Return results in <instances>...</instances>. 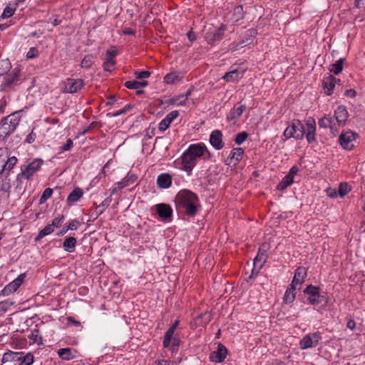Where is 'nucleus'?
<instances>
[{
	"mask_svg": "<svg viewBox=\"0 0 365 365\" xmlns=\"http://www.w3.org/2000/svg\"><path fill=\"white\" fill-rule=\"evenodd\" d=\"M115 64V61L113 59H106L103 63V68L107 71H111Z\"/></svg>",
	"mask_w": 365,
	"mask_h": 365,
	"instance_id": "nucleus-47",
	"label": "nucleus"
},
{
	"mask_svg": "<svg viewBox=\"0 0 365 365\" xmlns=\"http://www.w3.org/2000/svg\"><path fill=\"white\" fill-rule=\"evenodd\" d=\"M58 355L62 360L66 361H70L75 357L71 348H62L58 349Z\"/></svg>",
	"mask_w": 365,
	"mask_h": 365,
	"instance_id": "nucleus-27",
	"label": "nucleus"
},
{
	"mask_svg": "<svg viewBox=\"0 0 365 365\" xmlns=\"http://www.w3.org/2000/svg\"><path fill=\"white\" fill-rule=\"evenodd\" d=\"M84 86L83 79H74L68 78L63 83V92L66 93H75L79 91Z\"/></svg>",
	"mask_w": 365,
	"mask_h": 365,
	"instance_id": "nucleus-6",
	"label": "nucleus"
},
{
	"mask_svg": "<svg viewBox=\"0 0 365 365\" xmlns=\"http://www.w3.org/2000/svg\"><path fill=\"white\" fill-rule=\"evenodd\" d=\"M234 14L238 15V18H242V6H236L234 9Z\"/></svg>",
	"mask_w": 365,
	"mask_h": 365,
	"instance_id": "nucleus-63",
	"label": "nucleus"
},
{
	"mask_svg": "<svg viewBox=\"0 0 365 365\" xmlns=\"http://www.w3.org/2000/svg\"><path fill=\"white\" fill-rule=\"evenodd\" d=\"M179 115V113L178 110H173L170 113H169L166 116L165 119L168 120V122L171 123L174 119H175Z\"/></svg>",
	"mask_w": 365,
	"mask_h": 365,
	"instance_id": "nucleus-51",
	"label": "nucleus"
},
{
	"mask_svg": "<svg viewBox=\"0 0 365 365\" xmlns=\"http://www.w3.org/2000/svg\"><path fill=\"white\" fill-rule=\"evenodd\" d=\"M36 138V134L34 132V128H33L31 132L26 136L25 142L31 144L35 141Z\"/></svg>",
	"mask_w": 365,
	"mask_h": 365,
	"instance_id": "nucleus-50",
	"label": "nucleus"
},
{
	"mask_svg": "<svg viewBox=\"0 0 365 365\" xmlns=\"http://www.w3.org/2000/svg\"><path fill=\"white\" fill-rule=\"evenodd\" d=\"M356 136L357 134L354 132H346L339 135V142L344 149L350 150L354 148L352 142L356 139Z\"/></svg>",
	"mask_w": 365,
	"mask_h": 365,
	"instance_id": "nucleus-9",
	"label": "nucleus"
},
{
	"mask_svg": "<svg viewBox=\"0 0 365 365\" xmlns=\"http://www.w3.org/2000/svg\"><path fill=\"white\" fill-rule=\"evenodd\" d=\"M19 78V70L15 68L9 73L5 78L4 84L6 86H10L15 81H18Z\"/></svg>",
	"mask_w": 365,
	"mask_h": 365,
	"instance_id": "nucleus-26",
	"label": "nucleus"
},
{
	"mask_svg": "<svg viewBox=\"0 0 365 365\" xmlns=\"http://www.w3.org/2000/svg\"><path fill=\"white\" fill-rule=\"evenodd\" d=\"M225 30V26H221L218 29L208 31L205 35V38L207 43L212 44L214 42L221 40L223 37V33Z\"/></svg>",
	"mask_w": 365,
	"mask_h": 365,
	"instance_id": "nucleus-12",
	"label": "nucleus"
},
{
	"mask_svg": "<svg viewBox=\"0 0 365 365\" xmlns=\"http://www.w3.org/2000/svg\"><path fill=\"white\" fill-rule=\"evenodd\" d=\"M21 357L19 361H17L18 365H31L34 362V356L31 353L24 354L20 353Z\"/></svg>",
	"mask_w": 365,
	"mask_h": 365,
	"instance_id": "nucleus-28",
	"label": "nucleus"
},
{
	"mask_svg": "<svg viewBox=\"0 0 365 365\" xmlns=\"http://www.w3.org/2000/svg\"><path fill=\"white\" fill-rule=\"evenodd\" d=\"M117 55V51L114 49H109L106 51L107 59H113Z\"/></svg>",
	"mask_w": 365,
	"mask_h": 365,
	"instance_id": "nucleus-61",
	"label": "nucleus"
},
{
	"mask_svg": "<svg viewBox=\"0 0 365 365\" xmlns=\"http://www.w3.org/2000/svg\"><path fill=\"white\" fill-rule=\"evenodd\" d=\"M20 122L19 115L14 113L4 118L0 121V138H6L16 129Z\"/></svg>",
	"mask_w": 365,
	"mask_h": 365,
	"instance_id": "nucleus-3",
	"label": "nucleus"
},
{
	"mask_svg": "<svg viewBox=\"0 0 365 365\" xmlns=\"http://www.w3.org/2000/svg\"><path fill=\"white\" fill-rule=\"evenodd\" d=\"M38 50L36 48H31L26 54L27 58H34L38 56Z\"/></svg>",
	"mask_w": 365,
	"mask_h": 365,
	"instance_id": "nucleus-55",
	"label": "nucleus"
},
{
	"mask_svg": "<svg viewBox=\"0 0 365 365\" xmlns=\"http://www.w3.org/2000/svg\"><path fill=\"white\" fill-rule=\"evenodd\" d=\"M307 129L305 130L306 138L309 143H311L316 140L315 132H316V123L313 118H309L306 123Z\"/></svg>",
	"mask_w": 365,
	"mask_h": 365,
	"instance_id": "nucleus-16",
	"label": "nucleus"
},
{
	"mask_svg": "<svg viewBox=\"0 0 365 365\" xmlns=\"http://www.w3.org/2000/svg\"><path fill=\"white\" fill-rule=\"evenodd\" d=\"M210 143L216 150L222 149L224 147L222 132L219 130H213L210 136Z\"/></svg>",
	"mask_w": 365,
	"mask_h": 365,
	"instance_id": "nucleus-15",
	"label": "nucleus"
},
{
	"mask_svg": "<svg viewBox=\"0 0 365 365\" xmlns=\"http://www.w3.org/2000/svg\"><path fill=\"white\" fill-rule=\"evenodd\" d=\"M132 106L128 104V105H126L123 108L116 111V112H114L113 113H108V116H110V117H117V116H119L122 114H124L127 111H128L129 110H130L132 108Z\"/></svg>",
	"mask_w": 365,
	"mask_h": 365,
	"instance_id": "nucleus-42",
	"label": "nucleus"
},
{
	"mask_svg": "<svg viewBox=\"0 0 365 365\" xmlns=\"http://www.w3.org/2000/svg\"><path fill=\"white\" fill-rule=\"evenodd\" d=\"M227 353V348L223 344H219L217 350L210 353V359L212 362L220 363L225 360Z\"/></svg>",
	"mask_w": 365,
	"mask_h": 365,
	"instance_id": "nucleus-11",
	"label": "nucleus"
},
{
	"mask_svg": "<svg viewBox=\"0 0 365 365\" xmlns=\"http://www.w3.org/2000/svg\"><path fill=\"white\" fill-rule=\"evenodd\" d=\"M307 277V269L304 267H298L294 273L293 277L294 284H301L304 282L305 277Z\"/></svg>",
	"mask_w": 365,
	"mask_h": 365,
	"instance_id": "nucleus-22",
	"label": "nucleus"
},
{
	"mask_svg": "<svg viewBox=\"0 0 365 365\" xmlns=\"http://www.w3.org/2000/svg\"><path fill=\"white\" fill-rule=\"evenodd\" d=\"M312 346H315L312 342L310 334L306 335L300 341V347L302 349H308Z\"/></svg>",
	"mask_w": 365,
	"mask_h": 365,
	"instance_id": "nucleus-35",
	"label": "nucleus"
},
{
	"mask_svg": "<svg viewBox=\"0 0 365 365\" xmlns=\"http://www.w3.org/2000/svg\"><path fill=\"white\" fill-rule=\"evenodd\" d=\"M125 86L129 89H135L138 90L139 88V84L138 81H128L125 83Z\"/></svg>",
	"mask_w": 365,
	"mask_h": 365,
	"instance_id": "nucleus-48",
	"label": "nucleus"
},
{
	"mask_svg": "<svg viewBox=\"0 0 365 365\" xmlns=\"http://www.w3.org/2000/svg\"><path fill=\"white\" fill-rule=\"evenodd\" d=\"M344 60V58H340L334 63L331 64V68H330V71L334 73L335 75L339 74L343 69V63Z\"/></svg>",
	"mask_w": 365,
	"mask_h": 365,
	"instance_id": "nucleus-31",
	"label": "nucleus"
},
{
	"mask_svg": "<svg viewBox=\"0 0 365 365\" xmlns=\"http://www.w3.org/2000/svg\"><path fill=\"white\" fill-rule=\"evenodd\" d=\"M335 84L336 78L331 75L323 81V87L327 90L326 93L328 96H330L332 93Z\"/></svg>",
	"mask_w": 365,
	"mask_h": 365,
	"instance_id": "nucleus-24",
	"label": "nucleus"
},
{
	"mask_svg": "<svg viewBox=\"0 0 365 365\" xmlns=\"http://www.w3.org/2000/svg\"><path fill=\"white\" fill-rule=\"evenodd\" d=\"M175 202L189 217L195 216L200 208L197 195L189 190H180L175 197Z\"/></svg>",
	"mask_w": 365,
	"mask_h": 365,
	"instance_id": "nucleus-2",
	"label": "nucleus"
},
{
	"mask_svg": "<svg viewBox=\"0 0 365 365\" xmlns=\"http://www.w3.org/2000/svg\"><path fill=\"white\" fill-rule=\"evenodd\" d=\"M311 339L314 344L316 346L319 341L321 339V336L318 333H314L312 334H310Z\"/></svg>",
	"mask_w": 365,
	"mask_h": 365,
	"instance_id": "nucleus-60",
	"label": "nucleus"
},
{
	"mask_svg": "<svg viewBox=\"0 0 365 365\" xmlns=\"http://www.w3.org/2000/svg\"><path fill=\"white\" fill-rule=\"evenodd\" d=\"M17 161L15 156L9 157L7 148H0V179L6 178L9 175Z\"/></svg>",
	"mask_w": 365,
	"mask_h": 365,
	"instance_id": "nucleus-4",
	"label": "nucleus"
},
{
	"mask_svg": "<svg viewBox=\"0 0 365 365\" xmlns=\"http://www.w3.org/2000/svg\"><path fill=\"white\" fill-rule=\"evenodd\" d=\"M26 277V274L23 273L19 274L14 280L7 284L1 292V295L8 296L13 292H16L17 289L23 283Z\"/></svg>",
	"mask_w": 365,
	"mask_h": 365,
	"instance_id": "nucleus-7",
	"label": "nucleus"
},
{
	"mask_svg": "<svg viewBox=\"0 0 365 365\" xmlns=\"http://www.w3.org/2000/svg\"><path fill=\"white\" fill-rule=\"evenodd\" d=\"M43 164V160L40 158L34 159L24 169L20 175L26 179H29L36 172H37Z\"/></svg>",
	"mask_w": 365,
	"mask_h": 365,
	"instance_id": "nucleus-8",
	"label": "nucleus"
},
{
	"mask_svg": "<svg viewBox=\"0 0 365 365\" xmlns=\"http://www.w3.org/2000/svg\"><path fill=\"white\" fill-rule=\"evenodd\" d=\"M333 123L334 122L330 117L324 116L319 120L318 124L320 128H329L330 129H332L333 128V126H332Z\"/></svg>",
	"mask_w": 365,
	"mask_h": 365,
	"instance_id": "nucleus-33",
	"label": "nucleus"
},
{
	"mask_svg": "<svg viewBox=\"0 0 365 365\" xmlns=\"http://www.w3.org/2000/svg\"><path fill=\"white\" fill-rule=\"evenodd\" d=\"M293 181V179L290 176L287 175L285 177L283 178V179L278 184L277 187L279 190H283L286 189L288 186L291 185Z\"/></svg>",
	"mask_w": 365,
	"mask_h": 365,
	"instance_id": "nucleus-32",
	"label": "nucleus"
},
{
	"mask_svg": "<svg viewBox=\"0 0 365 365\" xmlns=\"http://www.w3.org/2000/svg\"><path fill=\"white\" fill-rule=\"evenodd\" d=\"M295 292L292 291L287 290L284 297V301L286 304L292 303L295 299Z\"/></svg>",
	"mask_w": 365,
	"mask_h": 365,
	"instance_id": "nucleus-43",
	"label": "nucleus"
},
{
	"mask_svg": "<svg viewBox=\"0 0 365 365\" xmlns=\"http://www.w3.org/2000/svg\"><path fill=\"white\" fill-rule=\"evenodd\" d=\"M53 231H54V228L52 227V225L51 224H48L46 226H45L44 228L42 229L38 232V234L37 235V236L35 238V240L38 241L41 239H42L43 237H44L45 236L51 234Z\"/></svg>",
	"mask_w": 365,
	"mask_h": 365,
	"instance_id": "nucleus-30",
	"label": "nucleus"
},
{
	"mask_svg": "<svg viewBox=\"0 0 365 365\" xmlns=\"http://www.w3.org/2000/svg\"><path fill=\"white\" fill-rule=\"evenodd\" d=\"M80 225V222L77 220H73L66 227V230H76Z\"/></svg>",
	"mask_w": 365,
	"mask_h": 365,
	"instance_id": "nucleus-53",
	"label": "nucleus"
},
{
	"mask_svg": "<svg viewBox=\"0 0 365 365\" xmlns=\"http://www.w3.org/2000/svg\"><path fill=\"white\" fill-rule=\"evenodd\" d=\"M356 92L354 89L346 90L344 95L347 97L354 98L355 97Z\"/></svg>",
	"mask_w": 365,
	"mask_h": 365,
	"instance_id": "nucleus-64",
	"label": "nucleus"
},
{
	"mask_svg": "<svg viewBox=\"0 0 365 365\" xmlns=\"http://www.w3.org/2000/svg\"><path fill=\"white\" fill-rule=\"evenodd\" d=\"M52 194L53 190L51 188L48 187L45 189L39 199L40 203H44L48 199H49L51 197Z\"/></svg>",
	"mask_w": 365,
	"mask_h": 365,
	"instance_id": "nucleus-37",
	"label": "nucleus"
},
{
	"mask_svg": "<svg viewBox=\"0 0 365 365\" xmlns=\"http://www.w3.org/2000/svg\"><path fill=\"white\" fill-rule=\"evenodd\" d=\"M205 153L210 154L207 147L203 143H196L189 145L188 148L183 153L181 156V168L191 174L193 168L196 165L197 159L201 158Z\"/></svg>",
	"mask_w": 365,
	"mask_h": 365,
	"instance_id": "nucleus-1",
	"label": "nucleus"
},
{
	"mask_svg": "<svg viewBox=\"0 0 365 365\" xmlns=\"http://www.w3.org/2000/svg\"><path fill=\"white\" fill-rule=\"evenodd\" d=\"M170 124V123L168 122V120L164 118L159 123L158 128L160 131L163 132L169 127Z\"/></svg>",
	"mask_w": 365,
	"mask_h": 365,
	"instance_id": "nucleus-52",
	"label": "nucleus"
},
{
	"mask_svg": "<svg viewBox=\"0 0 365 365\" xmlns=\"http://www.w3.org/2000/svg\"><path fill=\"white\" fill-rule=\"evenodd\" d=\"M246 105H240L239 107H234L227 115V121H235L238 119L246 109Z\"/></svg>",
	"mask_w": 365,
	"mask_h": 365,
	"instance_id": "nucleus-20",
	"label": "nucleus"
},
{
	"mask_svg": "<svg viewBox=\"0 0 365 365\" xmlns=\"http://www.w3.org/2000/svg\"><path fill=\"white\" fill-rule=\"evenodd\" d=\"M73 146V140L71 138H68L65 145L61 147L62 151H68L71 150Z\"/></svg>",
	"mask_w": 365,
	"mask_h": 365,
	"instance_id": "nucleus-49",
	"label": "nucleus"
},
{
	"mask_svg": "<svg viewBox=\"0 0 365 365\" xmlns=\"http://www.w3.org/2000/svg\"><path fill=\"white\" fill-rule=\"evenodd\" d=\"M305 134V128L299 120H294L292 124L288 126L283 135L287 138H294L297 140H302Z\"/></svg>",
	"mask_w": 365,
	"mask_h": 365,
	"instance_id": "nucleus-5",
	"label": "nucleus"
},
{
	"mask_svg": "<svg viewBox=\"0 0 365 365\" xmlns=\"http://www.w3.org/2000/svg\"><path fill=\"white\" fill-rule=\"evenodd\" d=\"M351 190L350 186L347 183H340L339 186V195L344 197Z\"/></svg>",
	"mask_w": 365,
	"mask_h": 365,
	"instance_id": "nucleus-36",
	"label": "nucleus"
},
{
	"mask_svg": "<svg viewBox=\"0 0 365 365\" xmlns=\"http://www.w3.org/2000/svg\"><path fill=\"white\" fill-rule=\"evenodd\" d=\"M304 293L309 295L308 301L312 304H317L322 302V297L319 294V288L312 284L307 286L304 289Z\"/></svg>",
	"mask_w": 365,
	"mask_h": 365,
	"instance_id": "nucleus-10",
	"label": "nucleus"
},
{
	"mask_svg": "<svg viewBox=\"0 0 365 365\" xmlns=\"http://www.w3.org/2000/svg\"><path fill=\"white\" fill-rule=\"evenodd\" d=\"M129 179L124 178L117 183V189H123L129 185Z\"/></svg>",
	"mask_w": 365,
	"mask_h": 365,
	"instance_id": "nucleus-57",
	"label": "nucleus"
},
{
	"mask_svg": "<svg viewBox=\"0 0 365 365\" xmlns=\"http://www.w3.org/2000/svg\"><path fill=\"white\" fill-rule=\"evenodd\" d=\"M244 150L242 148H233L225 163L226 165H230L235 161L234 165H237L242 160Z\"/></svg>",
	"mask_w": 365,
	"mask_h": 365,
	"instance_id": "nucleus-14",
	"label": "nucleus"
},
{
	"mask_svg": "<svg viewBox=\"0 0 365 365\" xmlns=\"http://www.w3.org/2000/svg\"><path fill=\"white\" fill-rule=\"evenodd\" d=\"M267 245H262L259 250L257 256L254 259V267H256L259 266V268H262L264 265V264L266 262L267 259L268 257L267 253Z\"/></svg>",
	"mask_w": 365,
	"mask_h": 365,
	"instance_id": "nucleus-13",
	"label": "nucleus"
},
{
	"mask_svg": "<svg viewBox=\"0 0 365 365\" xmlns=\"http://www.w3.org/2000/svg\"><path fill=\"white\" fill-rule=\"evenodd\" d=\"M248 138V134L243 131L237 133L235 138V142L237 145H241L243 142H245Z\"/></svg>",
	"mask_w": 365,
	"mask_h": 365,
	"instance_id": "nucleus-38",
	"label": "nucleus"
},
{
	"mask_svg": "<svg viewBox=\"0 0 365 365\" xmlns=\"http://www.w3.org/2000/svg\"><path fill=\"white\" fill-rule=\"evenodd\" d=\"M111 197H107L98 206L96 207V210H103V212L104 210L108 208L111 202Z\"/></svg>",
	"mask_w": 365,
	"mask_h": 365,
	"instance_id": "nucleus-45",
	"label": "nucleus"
},
{
	"mask_svg": "<svg viewBox=\"0 0 365 365\" xmlns=\"http://www.w3.org/2000/svg\"><path fill=\"white\" fill-rule=\"evenodd\" d=\"M172 184V176L168 173H162L157 178V185L160 188L166 189Z\"/></svg>",
	"mask_w": 365,
	"mask_h": 365,
	"instance_id": "nucleus-19",
	"label": "nucleus"
},
{
	"mask_svg": "<svg viewBox=\"0 0 365 365\" xmlns=\"http://www.w3.org/2000/svg\"><path fill=\"white\" fill-rule=\"evenodd\" d=\"M174 332L168 329V330L165 332L164 339H163V346L164 347H169L171 341V339L173 338Z\"/></svg>",
	"mask_w": 365,
	"mask_h": 365,
	"instance_id": "nucleus-39",
	"label": "nucleus"
},
{
	"mask_svg": "<svg viewBox=\"0 0 365 365\" xmlns=\"http://www.w3.org/2000/svg\"><path fill=\"white\" fill-rule=\"evenodd\" d=\"M180 344V340L178 338L173 337L171 339L170 346L171 349L175 350L178 349Z\"/></svg>",
	"mask_w": 365,
	"mask_h": 365,
	"instance_id": "nucleus-58",
	"label": "nucleus"
},
{
	"mask_svg": "<svg viewBox=\"0 0 365 365\" xmlns=\"http://www.w3.org/2000/svg\"><path fill=\"white\" fill-rule=\"evenodd\" d=\"M93 64V56L90 55L86 56L81 61V66L84 68H89Z\"/></svg>",
	"mask_w": 365,
	"mask_h": 365,
	"instance_id": "nucleus-40",
	"label": "nucleus"
},
{
	"mask_svg": "<svg viewBox=\"0 0 365 365\" xmlns=\"http://www.w3.org/2000/svg\"><path fill=\"white\" fill-rule=\"evenodd\" d=\"M239 78L240 73L237 69L227 72L222 77V78L227 82L233 81Z\"/></svg>",
	"mask_w": 365,
	"mask_h": 365,
	"instance_id": "nucleus-34",
	"label": "nucleus"
},
{
	"mask_svg": "<svg viewBox=\"0 0 365 365\" xmlns=\"http://www.w3.org/2000/svg\"><path fill=\"white\" fill-rule=\"evenodd\" d=\"M299 171V168L297 166H293L289 171L288 175L290 176L293 180L294 175L297 173Z\"/></svg>",
	"mask_w": 365,
	"mask_h": 365,
	"instance_id": "nucleus-62",
	"label": "nucleus"
},
{
	"mask_svg": "<svg viewBox=\"0 0 365 365\" xmlns=\"http://www.w3.org/2000/svg\"><path fill=\"white\" fill-rule=\"evenodd\" d=\"M326 192L331 198L336 197L339 195V192L335 188L329 187L326 190Z\"/></svg>",
	"mask_w": 365,
	"mask_h": 365,
	"instance_id": "nucleus-54",
	"label": "nucleus"
},
{
	"mask_svg": "<svg viewBox=\"0 0 365 365\" xmlns=\"http://www.w3.org/2000/svg\"><path fill=\"white\" fill-rule=\"evenodd\" d=\"M64 220V216L63 215H59L56 217H55L51 222L52 227H59L61 226Z\"/></svg>",
	"mask_w": 365,
	"mask_h": 365,
	"instance_id": "nucleus-44",
	"label": "nucleus"
},
{
	"mask_svg": "<svg viewBox=\"0 0 365 365\" xmlns=\"http://www.w3.org/2000/svg\"><path fill=\"white\" fill-rule=\"evenodd\" d=\"M182 76L178 72H171L168 73L164 77V82L167 84H175L180 81Z\"/></svg>",
	"mask_w": 365,
	"mask_h": 365,
	"instance_id": "nucleus-23",
	"label": "nucleus"
},
{
	"mask_svg": "<svg viewBox=\"0 0 365 365\" xmlns=\"http://www.w3.org/2000/svg\"><path fill=\"white\" fill-rule=\"evenodd\" d=\"M19 357H21V354L19 352L5 353L2 358V362L13 361L16 363L17 361H19Z\"/></svg>",
	"mask_w": 365,
	"mask_h": 365,
	"instance_id": "nucleus-29",
	"label": "nucleus"
},
{
	"mask_svg": "<svg viewBox=\"0 0 365 365\" xmlns=\"http://www.w3.org/2000/svg\"><path fill=\"white\" fill-rule=\"evenodd\" d=\"M76 239L73 237H66L63 243V247L64 250L68 252H73L75 251V247L76 245Z\"/></svg>",
	"mask_w": 365,
	"mask_h": 365,
	"instance_id": "nucleus-25",
	"label": "nucleus"
},
{
	"mask_svg": "<svg viewBox=\"0 0 365 365\" xmlns=\"http://www.w3.org/2000/svg\"><path fill=\"white\" fill-rule=\"evenodd\" d=\"M335 118L339 125H344L348 118V111L344 106H339L334 112Z\"/></svg>",
	"mask_w": 365,
	"mask_h": 365,
	"instance_id": "nucleus-18",
	"label": "nucleus"
},
{
	"mask_svg": "<svg viewBox=\"0 0 365 365\" xmlns=\"http://www.w3.org/2000/svg\"><path fill=\"white\" fill-rule=\"evenodd\" d=\"M83 192L80 187H75L68 195L66 202L68 205L71 206L82 197Z\"/></svg>",
	"mask_w": 365,
	"mask_h": 365,
	"instance_id": "nucleus-21",
	"label": "nucleus"
},
{
	"mask_svg": "<svg viewBox=\"0 0 365 365\" xmlns=\"http://www.w3.org/2000/svg\"><path fill=\"white\" fill-rule=\"evenodd\" d=\"M135 76L138 79H143L148 78L150 76V73L147 71L135 72Z\"/></svg>",
	"mask_w": 365,
	"mask_h": 365,
	"instance_id": "nucleus-56",
	"label": "nucleus"
},
{
	"mask_svg": "<svg viewBox=\"0 0 365 365\" xmlns=\"http://www.w3.org/2000/svg\"><path fill=\"white\" fill-rule=\"evenodd\" d=\"M13 304V302H0V310L6 312L8 308Z\"/></svg>",
	"mask_w": 365,
	"mask_h": 365,
	"instance_id": "nucleus-59",
	"label": "nucleus"
},
{
	"mask_svg": "<svg viewBox=\"0 0 365 365\" xmlns=\"http://www.w3.org/2000/svg\"><path fill=\"white\" fill-rule=\"evenodd\" d=\"M155 207L157 213L160 218L167 220L171 217L173 210L170 205L162 203L156 205Z\"/></svg>",
	"mask_w": 365,
	"mask_h": 365,
	"instance_id": "nucleus-17",
	"label": "nucleus"
},
{
	"mask_svg": "<svg viewBox=\"0 0 365 365\" xmlns=\"http://www.w3.org/2000/svg\"><path fill=\"white\" fill-rule=\"evenodd\" d=\"M14 11H15V9H13L11 7H10L9 6H7L4 9V11H3V14H2V18L3 19H7V18H9L11 16H12L14 14Z\"/></svg>",
	"mask_w": 365,
	"mask_h": 365,
	"instance_id": "nucleus-46",
	"label": "nucleus"
},
{
	"mask_svg": "<svg viewBox=\"0 0 365 365\" xmlns=\"http://www.w3.org/2000/svg\"><path fill=\"white\" fill-rule=\"evenodd\" d=\"M28 337L34 343L41 344V336L39 335L38 330L37 329L33 331Z\"/></svg>",
	"mask_w": 365,
	"mask_h": 365,
	"instance_id": "nucleus-41",
	"label": "nucleus"
}]
</instances>
